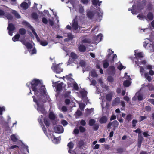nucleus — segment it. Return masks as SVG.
<instances>
[{
    "label": "nucleus",
    "instance_id": "f257e3e1",
    "mask_svg": "<svg viewBox=\"0 0 154 154\" xmlns=\"http://www.w3.org/2000/svg\"><path fill=\"white\" fill-rule=\"evenodd\" d=\"M27 86L30 88L31 87L32 90L34 92V94L37 97L33 96V101L35 102L37 105V110L39 112L44 114L45 113L42 102L44 103V98H47V94L45 86L43 85L41 81L35 79L31 82H28L26 84Z\"/></svg>",
    "mask_w": 154,
    "mask_h": 154
},
{
    "label": "nucleus",
    "instance_id": "f03ea898",
    "mask_svg": "<svg viewBox=\"0 0 154 154\" xmlns=\"http://www.w3.org/2000/svg\"><path fill=\"white\" fill-rule=\"evenodd\" d=\"M137 51V50L134 51L135 57L134 61L135 62L136 64L139 66L140 72L141 76H143L144 73V68L145 67L146 62L145 60L142 61V59L144 57L143 54L140 52L136 53Z\"/></svg>",
    "mask_w": 154,
    "mask_h": 154
},
{
    "label": "nucleus",
    "instance_id": "7ed1b4c3",
    "mask_svg": "<svg viewBox=\"0 0 154 154\" xmlns=\"http://www.w3.org/2000/svg\"><path fill=\"white\" fill-rule=\"evenodd\" d=\"M102 13L100 10V8H98L96 11H94L92 6L91 7V10L87 12V15L88 17L90 19H93L94 18H96V20L97 22H100L102 19Z\"/></svg>",
    "mask_w": 154,
    "mask_h": 154
},
{
    "label": "nucleus",
    "instance_id": "20e7f679",
    "mask_svg": "<svg viewBox=\"0 0 154 154\" xmlns=\"http://www.w3.org/2000/svg\"><path fill=\"white\" fill-rule=\"evenodd\" d=\"M137 17L141 20H142L143 19H145L147 21L151 20L153 19V14L152 13L150 12L148 13L147 16H145L143 14H141L138 15Z\"/></svg>",
    "mask_w": 154,
    "mask_h": 154
},
{
    "label": "nucleus",
    "instance_id": "39448f33",
    "mask_svg": "<svg viewBox=\"0 0 154 154\" xmlns=\"http://www.w3.org/2000/svg\"><path fill=\"white\" fill-rule=\"evenodd\" d=\"M60 64L56 65L55 63H53L51 69L54 72L57 73H59L63 71V69L59 66Z\"/></svg>",
    "mask_w": 154,
    "mask_h": 154
},
{
    "label": "nucleus",
    "instance_id": "423d86ee",
    "mask_svg": "<svg viewBox=\"0 0 154 154\" xmlns=\"http://www.w3.org/2000/svg\"><path fill=\"white\" fill-rule=\"evenodd\" d=\"M72 74H69L68 75H66L65 77L69 80L70 81L72 82V85L73 86L74 89L75 90H77L78 89V85L74 81V80L72 78Z\"/></svg>",
    "mask_w": 154,
    "mask_h": 154
},
{
    "label": "nucleus",
    "instance_id": "0eeeda50",
    "mask_svg": "<svg viewBox=\"0 0 154 154\" xmlns=\"http://www.w3.org/2000/svg\"><path fill=\"white\" fill-rule=\"evenodd\" d=\"M81 27H79L78 23L77 22L74 20L73 21V23L72 25V29L75 33H77L79 32V29Z\"/></svg>",
    "mask_w": 154,
    "mask_h": 154
},
{
    "label": "nucleus",
    "instance_id": "6e6552de",
    "mask_svg": "<svg viewBox=\"0 0 154 154\" xmlns=\"http://www.w3.org/2000/svg\"><path fill=\"white\" fill-rule=\"evenodd\" d=\"M119 125V123L116 120H115L112 122L109 123L107 125V128H108L111 129L112 127H113L112 130L115 131L116 129V128Z\"/></svg>",
    "mask_w": 154,
    "mask_h": 154
},
{
    "label": "nucleus",
    "instance_id": "1a4fd4ad",
    "mask_svg": "<svg viewBox=\"0 0 154 154\" xmlns=\"http://www.w3.org/2000/svg\"><path fill=\"white\" fill-rule=\"evenodd\" d=\"M125 79H127L123 83L124 86L125 87H127L129 86L131 84V82L130 81L131 80V79L130 76L127 75V73H125Z\"/></svg>",
    "mask_w": 154,
    "mask_h": 154
},
{
    "label": "nucleus",
    "instance_id": "9d476101",
    "mask_svg": "<svg viewBox=\"0 0 154 154\" xmlns=\"http://www.w3.org/2000/svg\"><path fill=\"white\" fill-rule=\"evenodd\" d=\"M117 56L116 54H113L112 55H108L106 60L110 63H112L117 59Z\"/></svg>",
    "mask_w": 154,
    "mask_h": 154
},
{
    "label": "nucleus",
    "instance_id": "9b49d317",
    "mask_svg": "<svg viewBox=\"0 0 154 154\" xmlns=\"http://www.w3.org/2000/svg\"><path fill=\"white\" fill-rule=\"evenodd\" d=\"M8 26L7 29L8 30V33L9 35L11 36L12 35L13 31L14 30L15 28L14 25L12 23H10L8 22Z\"/></svg>",
    "mask_w": 154,
    "mask_h": 154
},
{
    "label": "nucleus",
    "instance_id": "f8f14e48",
    "mask_svg": "<svg viewBox=\"0 0 154 154\" xmlns=\"http://www.w3.org/2000/svg\"><path fill=\"white\" fill-rule=\"evenodd\" d=\"M54 131L56 133H61L63 132V128L61 125H56L54 127Z\"/></svg>",
    "mask_w": 154,
    "mask_h": 154
},
{
    "label": "nucleus",
    "instance_id": "ddd939ff",
    "mask_svg": "<svg viewBox=\"0 0 154 154\" xmlns=\"http://www.w3.org/2000/svg\"><path fill=\"white\" fill-rule=\"evenodd\" d=\"M3 16V17H5L8 20H11L12 18V16L10 14L5 13L2 10H0V16Z\"/></svg>",
    "mask_w": 154,
    "mask_h": 154
},
{
    "label": "nucleus",
    "instance_id": "4468645a",
    "mask_svg": "<svg viewBox=\"0 0 154 154\" xmlns=\"http://www.w3.org/2000/svg\"><path fill=\"white\" fill-rule=\"evenodd\" d=\"M25 1V2L22 3L20 6L23 9L26 10L28 8L30 3L29 0H26Z\"/></svg>",
    "mask_w": 154,
    "mask_h": 154
},
{
    "label": "nucleus",
    "instance_id": "2eb2a0df",
    "mask_svg": "<svg viewBox=\"0 0 154 154\" xmlns=\"http://www.w3.org/2000/svg\"><path fill=\"white\" fill-rule=\"evenodd\" d=\"M22 42L23 44L26 46L28 50L31 49L32 48V45L29 43L26 42L25 40H23Z\"/></svg>",
    "mask_w": 154,
    "mask_h": 154
},
{
    "label": "nucleus",
    "instance_id": "dca6fc26",
    "mask_svg": "<svg viewBox=\"0 0 154 154\" xmlns=\"http://www.w3.org/2000/svg\"><path fill=\"white\" fill-rule=\"evenodd\" d=\"M102 35V34H100L94 38V40L93 42V43H98L101 40Z\"/></svg>",
    "mask_w": 154,
    "mask_h": 154
},
{
    "label": "nucleus",
    "instance_id": "f3484780",
    "mask_svg": "<svg viewBox=\"0 0 154 154\" xmlns=\"http://www.w3.org/2000/svg\"><path fill=\"white\" fill-rule=\"evenodd\" d=\"M65 86L66 85L63 83H59L56 87L57 89V91H60L61 90L65 88Z\"/></svg>",
    "mask_w": 154,
    "mask_h": 154
},
{
    "label": "nucleus",
    "instance_id": "a211bd4d",
    "mask_svg": "<svg viewBox=\"0 0 154 154\" xmlns=\"http://www.w3.org/2000/svg\"><path fill=\"white\" fill-rule=\"evenodd\" d=\"M99 82L100 84V85L104 89L103 91H106L108 89V87L106 86L103 83V82L101 79H99Z\"/></svg>",
    "mask_w": 154,
    "mask_h": 154
},
{
    "label": "nucleus",
    "instance_id": "6ab92c4d",
    "mask_svg": "<svg viewBox=\"0 0 154 154\" xmlns=\"http://www.w3.org/2000/svg\"><path fill=\"white\" fill-rule=\"evenodd\" d=\"M107 120V118L106 116H102L100 119V122L101 123H106Z\"/></svg>",
    "mask_w": 154,
    "mask_h": 154
},
{
    "label": "nucleus",
    "instance_id": "aec40b11",
    "mask_svg": "<svg viewBox=\"0 0 154 154\" xmlns=\"http://www.w3.org/2000/svg\"><path fill=\"white\" fill-rule=\"evenodd\" d=\"M53 139L52 140L53 142L54 143H58L60 140V137H59L57 138L55 137L54 136H53Z\"/></svg>",
    "mask_w": 154,
    "mask_h": 154
},
{
    "label": "nucleus",
    "instance_id": "412c9836",
    "mask_svg": "<svg viewBox=\"0 0 154 154\" xmlns=\"http://www.w3.org/2000/svg\"><path fill=\"white\" fill-rule=\"evenodd\" d=\"M92 2L93 5L95 6L97 5L100 6V3L102 2V1L99 2V0H92Z\"/></svg>",
    "mask_w": 154,
    "mask_h": 154
},
{
    "label": "nucleus",
    "instance_id": "4be33fe9",
    "mask_svg": "<svg viewBox=\"0 0 154 154\" xmlns=\"http://www.w3.org/2000/svg\"><path fill=\"white\" fill-rule=\"evenodd\" d=\"M67 146L69 149V150H68V152L69 153H71V149L73 148L74 146V144L72 142L69 143L67 145Z\"/></svg>",
    "mask_w": 154,
    "mask_h": 154
},
{
    "label": "nucleus",
    "instance_id": "5701e85b",
    "mask_svg": "<svg viewBox=\"0 0 154 154\" xmlns=\"http://www.w3.org/2000/svg\"><path fill=\"white\" fill-rule=\"evenodd\" d=\"M68 38H66L64 39L65 41H68L69 40H71L73 38V36L72 35L71 33H68L67 34Z\"/></svg>",
    "mask_w": 154,
    "mask_h": 154
},
{
    "label": "nucleus",
    "instance_id": "b1692460",
    "mask_svg": "<svg viewBox=\"0 0 154 154\" xmlns=\"http://www.w3.org/2000/svg\"><path fill=\"white\" fill-rule=\"evenodd\" d=\"M89 74L91 76L93 77H97V74L94 70H93L90 72Z\"/></svg>",
    "mask_w": 154,
    "mask_h": 154
},
{
    "label": "nucleus",
    "instance_id": "393cba45",
    "mask_svg": "<svg viewBox=\"0 0 154 154\" xmlns=\"http://www.w3.org/2000/svg\"><path fill=\"white\" fill-rule=\"evenodd\" d=\"M113 95L112 93H110L107 94L106 96V99L108 101H110L112 99V96Z\"/></svg>",
    "mask_w": 154,
    "mask_h": 154
},
{
    "label": "nucleus",
    "instance_id": "a878e982",
    "mask_svg": "<svg viewBox=\"0 0 154 154\" xmlns=\"http://www.w3.org/2000/svg\"><path fill=\"white\" fill-rule=\"evenodd\" d=\"M79 49L80 51L84 52L86 48L83 45H80L79 47Z\"/></svg>",
    "mask_w": 154,
    "mask_h": 154
},
{
    "label": "nucleus",
    "instance_id": "bb28decb",
    "mask_svg": "<svg viewBox=\"0 0 154 154\" xmlns=\"http://www.w3.org/2000/svg\"><path fill=\"white\" fill-rule=\"evenodd\" d=\"M135 96L137 97L139 100H141L143 99L142 95L140 92H137Z\"/></svg>",
    "mask_w": 154,
    "mask_h": 154
},
{
    "label": "nucleus",
    "instance_id": "cd10ccee",
    "mask_svg": "<svg viewBox=\"0 0 154 154\" xmlns=\"http://www.w3.org/2000/svg\"><path fill=\"white\" fill-rule=\"evenodd\" d=\"M32 31L33 33L34 34V35L35 36L38 42H39L40 41V38L38 37V35H37V34L35 32V29H34L32 28Z\"/></svg>",
    "mask_w": 154,
    "mask_h": 154
},
{
    "label": "nucleus",
    "instance_id": "c85d7f7f",
    "mask_svg": "<svg viewBox=\"0 0 154 154\" xmlns=\"http://www.w3.org/2000/svg\"><path fill=\"white\" fill-rule=\"evenodd\" d=\"M11 140L13 142H16L17 140V136L14 134H12L11 137Z\"/></svg>",
    "mask_w": 154,
    "mask_h": 154
},
{
    "label": "nucleus",
    "instance_id": "c756f323",
    "mask_svg": "<svg viewBox=\"0 0 154 154\" xmlns=\"http://www.w3.org/2000/svg\"><path fill=\"white\" fill-rule=\"evenodd\" d=\"M109 61L106 59L103 61V66L105 68H107L109 66Z\"/></svg>",
    "mask_w": 154,
    "mask_h": 154
},
{
    "label": "nucleus",
    "instance_id": "7c9ffc66",
    "mask_svg": "<svg viewBox=\"0 0 154 154\" xmlns=\"http://www.w3.org/2000/svg\"><path fill=\"white\" fill-rule=\"evenodd\" d=\"M22 24L28 27H29L30 29L32 30V28L34 29L33 27L27 22L23 21L22 22Z\"/></svg>",
    "mask_w": 154,
    "mask_h": 154
},
{
    "label": "nucleus",
    "instance_id": "2f4dec72",
    "mask_svg": "<svg viewBox=\"0 0 154 154\" xmlns=\"http://www.w3.org/2000/svg\"><path fill=\"white\" fill-rule=\"evenodd\" d=\"M133 118V115H132L129 114L127 115L126 119L128 121H129L132 119Z\"/></svg>",
    "mask_w": 154,
    "mask_h": 154
},
{
    "label": "nucleus",
    "instance_id": "473e14b6",
    "mask_svg": "<svg viewBox=\"0 0 154 154\" xmlns=\"http://www.w3.org/2000/svg\"><path fill=\"white\" fill-rule=\"evenodd\" d=\"M49 117L50 119L53 120L55 118L56 116L53 112H51L49 114Z\"/></svg>",
    "mask_w": 154,
    "mask_h": 154
},
{
    "label": "nucleus",
    "instance_id": "72a5a7b5",
    "mask_svg": "<svg viewBox=\"0 0 154 154\" xmlns=\"http://www.w3.org/2000/svg\"><path fill=\"white\" fill-rule=\"evenodd\" d=\"M80 93L82 95V98L86 97L87 94V92L84 90H82L80 92Z\"/></svg>",
    "mask_w": 154,
    "mask_h": 154
},
{
    "label": "nucleus",
    "instance_id": "f704fd0d",
    "mask_svg": "<svg viewBox=\"0 0 154 154\" xmlns=\"http://www.w3.org/2000/svg\"><path fill=\"white\" fill-rule=\"evenodd\" d=\"M118 65L117 68L119 70H121L122 69H125V67L123 66L120 62L119 63H118Z\"/></svg>",
    "mask_w": 154,
    "mask_h": 154
},
{
    "label": "nucleus",
    "instance_id": "c9c22d12",
    "mask_svg": "<svg viewBox=\"0 0 154 154\" xmlns=\"http://www.w3.org/2000/svg\"><path fill=\"white\" fill-rule=\"evenodd\" d=\"M12 13L15 15V17L17 18H19L20 17V16L18 13L15 10H13L12 11Z\"/></svg>",
    "mask_w": 154,
    "mask_h": 154
},
{
    "label": "nucleus",
    "instance_id": "e433bc0d",
    "mask_svg": "<svg viewBox=\"0 0 154 154\" xmlns=\"http://www.w3.org/2000/svg\"><path fill=\"white\" fill-rule=\"evenodd\" d=\"M20 35L19 34H17L12 38V40L14 41H16L18 40L20 38Z\"/></svg>",
    "mask_w": 154,
    "mask_h": 154
},
{
    "label": "nucleus",
    "instance_id": "4c0bfd02",
    "mask_svg": "<svg viewBox=\"0 0 154 154\" xmlns=\"http://www.w3.org/2000/svg\"><path fill=\"white\" fill-rule=\"evenodd\" d=\"M145 77L148 80L149 82L152 79L151 77L149 76L148 73H145L144 74Z\"/></svg>",
    "mask_w": 154,
    "mask_h": 154
},
{
    "label": "nucleus",
    "instance_id": "58836bf2",
    "mask_svg": "<svg viewBox=\"0 0 154 154\" xmlns=\"http://www.w3.org/2000/svg\"><path fill=\"white\" fill-rule=\"evenodd\" d=\"M26 32V30L24 28H21L19 30V33L21 35H24Z\"/></svg>",
    "mask_w": 154,
    "mask_h": 154
},
{
    "label": "nucleus",
    "instance_id": "ea45409f",
    "mask_svg": "<svg viewBox=\"0 0 154 154\" xmlns=\"http://www.w3.org/2000/svg\"><path fill=\"white\" fill-rule=\"evenodd\" d=\"M95 122V120L94 119H90L89 121V124L90 126H93Z\"/></svg>",
    "mask_w": 154,
    "mask_h": 154
},
{
    "label": "nucleus",
    "instance_id": "a19ab883",
    "mask_svg": "<svg viewBox=\"0 0 154 154\" xmlns=\"http://www.w3.org/2000/svg\"><path fill=\"white\" fill-rule=\"evenodd\" d=\"M44 123L47 126H49L50 124L49 121L48 119H44Z\"/></svg>",
    "mask_w": 154,
    "mask_h": 154
},
{
    "label": "nucleus",
    "instance_id": "79ce46f5",
    "mask_svg": "<svg viewBox=\"0 0 154 154\" xmlns=\"http://www.w3.org/2000/svg\"><path fill=\"white\" fill-rule=\"evenodd\" d=\"M84 144V142L83 140L79 141L78 143L77 146L81 147Z\"/></svg>",
    "mask_w": 154,
    "mask_h": 154
},
{
    "label": "nucleus",
    "instance_id": "37998d69",
    "mask_svg": "<svg viewBox=\"0 0 154 154\" xmlns=\"http://www.w3.org/2000/svg\"><path fill=\"white\" fill-rule=\"evenodd\" d=\"M70 57L73 59H76L77 57V56L76 54L73 52L71 53Z\"/></svg>",
    "mask_w": 154,
    "mask_h": 154
},
{
    "label": "nucleus",
    "instance_id": "c03bdc74",
    "mask_svg": "<svg viewBox=\"0 0 154 154\" xmlns=\"http://www.w3.org/2000/svg\"><path fill=\"white\" fill-rule=\"evenodd\" d=\"M40 43V44L43 46H45L48 44V42L46 41H42Z\"/></svg>",
    "mask_w": 154,
    "mask_h": 154
},
{
    "label": "nucleus",
    "instance_id": "a18cd8bd",
    "mask_svg": "<svg viewBox=\"0 0 154 154\" xmlns=\"http://www.w3.org/2000/svg\"><path fill=\"white\" fill-rule=\"evenodd\" d=\"M86 112L88 114L93 113V109L91 108V109H87V110Z\"/></svg>",
    "mask_w": 154,
    "mask_h": 154
},
{
    "label": "nucleus",
    "instance_id": "49530a36",
    "mask_svg": "<svg viewBox=\"0 0 154 154\" xmlns=\"http://www.w3.org/2000/svg\"><path fill=\"white\" fill-rule=\"evenodd\" d=\"M149 90L150 91H154V86L152 85L149 84L148 86Z\"/></svg>",
    "mask_w": 154,
    "mask_h": 154
},
{
    "label": "nucleus",
    "instance_id": "de8ad7c7",
    "mask_svg": "<svg viewBox=\"0 0 154 154\" xmlns=\"http://www.w3.org/2000/svg\"><path fill=\"white\" fill-rule=\"evenodd\" d=\"M61 110L63 112H66L67 111V109L66 106H63L62 107Z\"/></svg>",
    "mask_w": 154,
    "mask_h": 154
},
{
    "label": "nucleus",
    "instance_id": "09e8293b",
    "mask_svg": "<svg viewBox=\"0 0 154 154\" xmlns=\"http://www.w3.org/2000/svg\"><path fill=\"white\" fill-rule=\"evenodd\" d=\"M79 106L80 109L82 110H83L84 108V107L85 106V104H84L83 103H79Z\"/></svg>",
    "mask_w": 154,
    "mask_h": 154
},
{
    "label": "nucleus",
    "instance_id": "8fccbe9b",
    "mask_svg": "<svg viewBox=\"0 0 154 154\" xmlns=\"http://www.w3.org/2000/svg\"><path fill=\"white\" fill-rule=\"evenodd\" d=\"M79 11L81 13H83L84 12L83 8L81 5H79Z\"/></svg>",
    "mask_w": 154,
    "mask_h": 154
},
{
    "label": "nucleus",
    "instance_id": "3c124183",
    "mask_svg": "<svg viewBox=\"0 0 154 154\" xmlns=\"http://www.w3.org/2000/svg\"><path fill=\"white\" fill-rule=\"evenodd\" d=\"M82 112H81L79 110H78L77 111L76 113V118L79 117V116H80L82 115Z\"/></svg>",
    "mask_w": 154,
    "mask_h": 154
},
{
    "label": "nucleus",
    "instance_id": "603ef678",
    "mask_svg": "<svg viewBox=\"0 0 154 154\" xmlns=\"http://www.w3.org/2000/svg\"><path fill=\"white\" fill-rule=\"evenodd\" d=\"M119 100H120L119 98H116L113 102V105H114L115 104H116L119 103Z\"/></svg>",
    "mask_w": 154,
    "mask_h": 154
},
{
    "label": "nucleus",
    "instance_id": "864d4df0",
    "mask_svg": "<svg viewBox=\"0 0 154 154\" xmlns=\"http://www.w3.org/2000/svg\"><path fill=\"white\" fill-rule=\"evenodd\" d=\"M143 139V138L141 134H138V141L142 142Z\"/></svg>",
    "mask_w": 154,
    "mask_h": 154
},
{
    "label": "nucleus",
    "instance_id": "5fc2aeb1",
    "mask_svg": "<svg viewBox=\"0 0 154 154\" xmlns=\"http://www.w3.org/2000/svg\"><path fill=\"white\" fill-rule=\"evenodd\" d=\"M79 129L80 131L81 132H85V128L81 126L79 127Z\"/></svg>",
    "mask_w": 154,
    "mask_h": 154
},
{
    "label": "nucleus",
    "instance_id": "6e6d98bb",
    "mask_svg": "<svg viewBox=\"0 0 154 154\" xmlns=\"http://www.w3.org/2000/svg\"><path fill=\"white\" fill-rule=\"evenodd\" d=\"M137 121L136 120L134 119L132 121V126L134 127L136 126V124L137 123Z\"/></svg>",
    "mask_w": 154,
    "mask_h": 154
},
{
    "label": "nucleus",
    "instance_id": "4d7b16f0",
    "mask_svg": "<svg viewBox=\"0 0 154 154\" xmlns=\"http://www.w3.org/2000/svg\"><path fill=\"white\" fill-rule=\"evenodd\" d=\"M32 17L33 18L36 19L38 18V15L35 13H33L32 14Z\"/></svg>",
    "mask_w": 154,
    "mask_h": 154
},
{
    "label": "nucleus",
    "instance_id": "13d9d810",
    "mask_svg": "<svg viewBox=\"0 0 154 154\" xmlns=\"http://www.w3.org/2000/svg\"><path fill=\"white\" fill-rule=\"evenodd\" d=\"M61 123L64 126H65L67 124V121L64 120H61Z\"/></svg>",
    "mask_w": 154,
    "mask_h": 154
},
{
    "label": "nucleus",
    "instance_id": "bf43d9fd",
    "mask_svg": "<svg viewBox=\"0 0 154 154\" xmlns=\"http://www.w3.org/2000/svg\"><path fill=\"white\" fill-rule=\"evenodd\" d=\"M80 123L81 125H82L83 126H85V125L86 124V123L85 122V121L83 119L81 120L80 121Z\"/></svg>",
    "mask_w": 154,
    "mask_h": 154
},
{
    "label": "nucleus",
    "instance_id": "052dcab7",
    "mask_svg": "<svg viewBox=\"0 0 154 154\" xmlns=\"http://www.w3.org/2000/svg\"><path fill=\"white\" fill-rule=\"evenodd\" d=\"M79 64L82 67H83L85 65V62L83 60H81L80 61Z\"/></svg>",
    "mask_w": 154,
    "mask_h": 154
},
{
    "label": "nucleus",
    "instance_id": "680f3d73",
    "mask_svg": "<svg viewBox=\"0 0 154 154\" xmlns=\"http://www.w3.org/2000/svg\"><path fill=\"white\" fill-rule=\"evenodd\" d=\"M82 42L83 43H90L91 42V41L89 39H85L83 40Z\"/></svg>",
    "mask_w": 154,
    "mask_h": 154
},
{
    "label": "nucleus",
    "instance_id": "e2e57ef3",
    "mask_svg": "<svg viewBox=\"0 0 154 154\" xmlns=\"http://www.w3.org/2000/svg\"><path fill=\"white\" fill-rule=\"evenodd\" d=\"M107 79L108 81L110 82H112L113 81V79L112 76H109L108 77Z\"/></svg>",
    "mask_w": 154,
    "mask_h": 154
},
{
    "label": "nucleus",
    "instance_id": "0e129e2a",
    "mask_svg": "<svg viewBox=\"0 0 154 154\" xmlns=\"http://www.w3.org/2000/svg\"><path fill=\"white\" fill-rule=\"evenodd\" d=\"M30 53L32 54H36V51L35 49H33L31 51H29Z\"/></svg>",
    "mask_w": 154,
    "mask_h": 154
},
{
    "label": "nucleus",
    "instance_id": "69168bd1",
    "mask_svg": "<svg viewBox=\"0 0 154 154\" xmlns=\"http://www.w3.org/2000/svg\"><path fill=\"white\" fill-rule=\"evenodd\" d=\"M108 55H112L113 54H112L114 52L112 50H110L109 49L108 50Z\"/></svg>",
    "mask_w": 154,
    "mask_h": 154
},
{
    "label": "nucleus",
    "instance_id": "338daca9",
    "mask_svg": "<svg viewBox=\"0 0 154 154\" xmlns=\"http://www.w3.org/2000/svg\"><path fill=\"white\" fill-rule=\"evenodd\" d=\"M42 22L45 24H47L48 23L47 20L45 18H43L42 19Z\"/></svg>",
    "mask_w": 154,
    "mask_h": 154
},
{
    "label": "nucleus",
    "instance_id": "774afa93",
    "mask_svg": "<svg viewBox=\"0 0 154 154\" xmlns=\"http://www.w3.org/2000/svg\"><path fill=\"white\" fill-rule=\"evenodd\" d=\"M145 109L147 111H150L151 110V108L149 106H147L145 107Z\"/></svg>",
    "mask_w": 154,
    "mask_h": 154
}]
</instances>
